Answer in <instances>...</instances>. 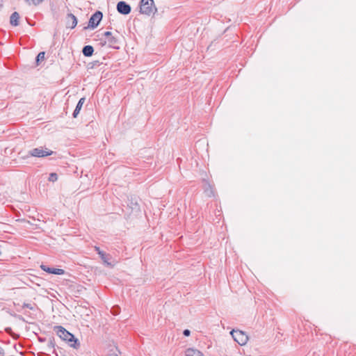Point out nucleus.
I'll return each mask as SVG.
<instances>
[{"label":"nucleus","instance_id":"nucleus-1","mask_svg":"<svg viewBox=\"0 0 356 356\" xmlns=\"http://www.w3.org/2000/svg\"><path fill=\"white\" fill-rule=\"evenodd\" d=\"M54 330L57 335L63 341H67L72 348L77 349L80 346V343L74 336L65 329L63 326L57 325L54 327Z\"/></svg>","mask_w":356,"mask_h":356},{"label":"nucleus","instance_id":"nucleus-2","mask_svg":"<svg viewBox=\"0 0 356 356\" xmlns=\"http://www.w3.org/2000/svg\"><path fill=\"white\" fill-rule=\"evenodd\" d=\"M230 334L234 340L240 346H243L248 342V337L243 331L239 330H233L230 332Z\"/></svg>","mask_w":356,"mask_h":356},{"label":"nucleus","instance_id":"nucleus-3","mask_svg":"<svg viewBox=\"0 0 356 356\" xmlns=\"http://www.w3.org/2000/svg\"><path fill=\"white\" fill-rule=\"evenodd\" d=\"M29 154L34 157H45L54 154V152L49 149L48 148H43L42 147L33 148L30 150Z\"/></svg>","mask_w":356,"mask_h":356},{"label":"nucleus","instance_id":"nucleus-4","mask_svg":"<svg viewBox=\"0 0 356 356\" xmlns=\"http://www.w3.org/2000/svg\"><path fill=\"white\" fill-rule=\"evenodd\" d=\"M140 13L150 15L152 14H154L156 11V8L154 6V3H143L140 4Z\"/></svg>","mask_w":356,"mask_h":356},{"label":"nucleus","instance_id":"nucleus-5","mask_svg":"<svg viewBox=\"0 0 356 356\" xmlns=\"http://www.w3.org/2000/svg\"><path fill=\"white\" fill-rule=\"evenodd\" d=\"M131 10L130 5L124 1H120L117 4V10L120 14L128 15L130 13Z\"/></svg>","mask_w":356,"mask_h":356},{"label":"nucleus","instance_id":"nucleus-6","mask_svg":"<svg viewBox=\"0 0 356 356\" xmlns=\"http://www.w3.org/2000/svg\"><path fill=\"white\" fill-rule=\"evenodd\" d=\"M40 268L44 271L51 273V274H55V275H63L65 273V270L61 268H50L48 267L46 265L42 264L40 266Z\"/></svg>","mask_w":356,"mask_h":356},{"label":"nucleus","instance_id":"nucleus-7","mask_svg":"<svg viewBox=\"0 0 356 356\" xmlns=\"http://www.w3.org/2000/svg\"><path fill=\"white\" fill-rule=\"evenodd\" d=\"M103 14L101 11H96L94 14H92L88 22H100L102 19Z\"/></svg>","mask_w":356,"mask_h":356},{"label":"nucleus","instance_id":"nucleus-8","mask_svg":"<svg viewBox=\"0 0 356 356\" xmlns=\"http://www.w3.org/2000/svg\"><path fill=\"white\" fill-rule=\"evenodd\" d=\"M102 260L103 263H104L106 266H108V267H111V268H113V267L114 266V265H115V264H114V263H112V262H111L112 257H111V254H109L106 253V254H104V257L102 259Z\"/></svg>","mask_w":356,"mask_h":356},{"label":"nucleus","instance_id":"nucleus-9","mask_svg":"<svg viewBox=\"0 0 356 356\" xmlns=\"http://www.w3.org/2000/svg\"><path fill=\"white\" fill-rule=\"evenodd\" d=\"M185 356H203V353L197 349L188 348L186 350Z\"/></svg>","mask_w":356,"mask_h":356},{"label":"nucleus","instance_id":"nucleus-10","mask_svg":"<svg viewBox=\"0 0 356 356\" xmlns=\"http://www.w3.org/2000/svg\"><path fill=\"white\" fill-rule=\"evenodd\" d=\"M84 102H85V98H83V97L79 99V101L78 104H76V106L72 113V115L74 118H76L77 115H79Z\"/></svg>","mask_w":356,"mask_h":356},{"label":"nucleus","instance_id":"nucleus-11","mask_svg":"<svg viewBox=\"0 0 356 356\" xmlns=\"http://www.w3.org/2000/svg\"><path fill=\"white\" fill-rule=\"evenodd\" d=\"M94 49L91 45H86L83 47L82 49V53L85 56L89 57L91 56L93 54Z\"/></svg>","mask_w":356,"mask_h":356},{"label":"nucleus","instance_id":"nucleus-12","mask_svg":"<svg viewBox=\"0 0 356 356\" xmlns=\"http://www.w3.org/2000/svg\"><path fill=\"white\" fill-rule=\"evenodd\" d=\"M204 192L209 197H211L214 195V191L212 188L211 186L208 182H204Z\"/></svg>","mask_w":356,"mask_h":356},{"label":"nucleus","instance_id":"nucleus-13","mask_svg":"<svg viewBox=\"0 0 356 356\" xmlns=\"http://www.w3.org/2000/svg\"><path fill=\"white\" fill-rule=\"evenodd\" d=\"M19 19V13L17 12H14L10 15L9 22H18Z\"/></svg>","mask_w":356,"mask_h":356},{"label":"nucleus","instance_id":"nucleus-14","mask_svg":"<svg viewBox=\"0 0 356 356\" xmlns=\"http://www.w3.org/2000/svg\"><path fill=\"white\" fill-rule=\"evenodd\" d=\"M66 19L67 22H78L77 18L72 13H67Z\"/></svg>","mask_w":356,"mask_h":356},{"label":"nucleus","instance_id":"nucleus-15","mask_svg":"<svg viewBox=\"0 0 356 356\" xmlns=\"http://www.w3.org/2000/svg\"><path fill=\"white\" fill-rule=\"evenodd\" d=\"M104 35L106 36V37H109L108 38V42L111 44H114L115 42H116V40L114 37H111V33L109 32V31H106L104 33Z\"/></svg>","mask_w":356,"mask_h":356},{"label":"nucleus","instance_id":"nucleus-16","mask_svg":"<svg viewBox=\"0 0 356 356\" xmlns=\"http://www.w3.org/2000/svg\"><path fill=\"white\" fill-rule=\"evenodd\" d=\"M29 5L37 6L41 3L43 0H26Z\"/></svg>","mask_w":356,"mask_h":356},{"label":"nucleus","instance_id":"nucleus-17","mask_svg":"<svg viewBox=\"0 0 356 356\" xmlns=\"http://www.w3.org/2000/svg\"><path fill=\"white\" fill-rule=\"evenodd\" d=\"M58 179V175L55 172H52L49 175V181L54 182Z\"/></svg>","mask_w":356,"mask_h":356},{"label":"nucleus","instance_id":"nucleus-18","mask_svg":"<svg viewBox=\"0 0 356 356\" xmlns=\"http://www.w3.org/2000/svg\"><path fill=\"white\" fill-rule=\"evenodd\" d=\"M99 24H88L87 26L83 27V30H86V29L93 30V29H96Z\"/></svg>","mask_w":356,"mask_h":356},{"label":"nucleus","instance_id":"nucleus-19","mask_svg":"<svg viewBox=\"0 0 356 356\" xmlns=\"http://www.w3.org/2000/svg\"><path fill=\"white\" fill-rule=\"evenodd\" d=\"M120 311V308L118 306H114L111 309V313L115 316L119 314Z\"/></svg>","mask_w":356,"mask_h":356},{"label":"nucleus","instance_id":"nucleus-20","mask_svg":"<svg viewBox=\"0 0 356 356\" xmlns=\"http://www.w3.org/2000/svg\"><path fill=\"white\" fill-rule=\"evenodd\" d=\"M44 59V52H40L36 57L37 63H38L40 60H42Z\"/></svg>","mask_w":356,"mask_h":356},{"label":"nucleus","instance_id":"nucleus-21","mask_svg":"<svg viewBox=\"0 0 356 356\" xmlns=\"http://www.w3.org/2000/svg\"><path fill=\"white\" fill-rule=\"evenodd\" d=\"M47 346L49 349H54L55 346V342L54 339H50L48 341Z\"/></svg>","mask_w":356,"mask_h":356},{"label":"nucleus","instance_id":"nucleus-22","mask_svg":"<svg viewBox=\"0 0 356 356\" xmlns=\"http://www.w3.org/2000/svg\"><path fill=\"white\" fill-rule=\"evenodd\" d=\"M23 307L24 308H28L29 309H33V307L32 306L31 304H29V303H24L23 305Z\"/></svg>","mask_w":356,"mask_h":356},{"label":"nucleus","instance_id":"nucleus-23","mask_svg":"<svg viewBox=\"0 0 356 356\" xmlns=\"http://www.w3.org/2000/svg\"><path fill=\"white\" fill-rule=\"evenodd\" d=\"M183 334L186 337H188L191 334V331L189 330H184L183 332Z\"/></svg>","mask_w":356,"mask_h":356},{"label":"nucleus","instance_id":"nucleus-24","mask_svg":"<svg viewBox=\"0 0 356 356\" xmlns=\"http://www.w3.org/2000/svg\"><path fill=\"white\" fill-rule=\"evenodd\" d=\"M154 3V1L153 0H141L140 1V3Z\"/></svg>","mask_w":356,"mask_h":356},{"label":"nucleus","instance_id":"nucleus-25","mask_svg":"<svg viewBox=\"0 0 356 356\" xmlns=\"http://www.w3.org/2000/svg\"><path fill=\"white\" fill-rule=\"evenodd\" d=\"M5 352L3 348L0 346V356H4Z\"/></svg>","mask_w":356,"mask_h":356},{"label":"nucleus","instance_id":"nucleus-26","mask_svg":"<svg viewBox=\"0 0 356 356\" xmlns=\"http://www.w3.org/2000/svg\"><path fill=\"white\" fill-rule=\"evenodd\" d=\"M105 254H106V252H104V251L102 250L100 252H99L98 254L99 255V257H100V258L102 259L104 257Z\"/></svg>","mask_w":356,"mask_h":356},{"label":"nucleus","instance_id":"nucleus-27","mask_svg":"<svg viewBox=\"0 0 356 356\" xmlns=\"http://www.w3.org/2000/svg\"><path fill=\"white\" fill-rule=\"evenodd\" d=\"M5 331L6 333L10 334L12 332V329L10 327H6Z\"/></svg>","mask_w":356,"mask_h":356},{"label":"nucleus","instance_id":"nucleus-28","mask_svg":"<svg viewBox=\"0 0 356 356\" xmlns=\"http://www.w3.org/2000/svg\"><path fill=\"white\" fill-rule=\"evenodd\" d=\"M95 250L96 251V252L97 254H99V252H100L102 250H100V248L97 246H95Z\"/></svg>","mask_w":356,"mask_h":356},{"label":"nucleus","instance_id":"nucleus-29","mask_svg":"<svg viewBox=\"0 0 356 356\" xmlns=\"http://www.w3.org/2000/svg\"><path fill=\"white\" fill-rule=\"evenodd\" d=\"M76 24H77L76 23L72 24V25L71 26H70L69 28L71 29H73L74 28H75Z\"/></svg>","mask_w":356,"mask_h":356},{"label":"nucleus","instance_id":"nucleus-30","mask_svg":"<svg viewBox=\"0 0 356 356\" xmlns=\"http://www.w3.org/2000/svg\"><path fill=\"white\" fill-rule=\"evenodd\" d=\"M12 26H17L19 24H17V23H15V24H10Z\"/></svg>","mask_w":356,"mask_h":356}]
</instances>
